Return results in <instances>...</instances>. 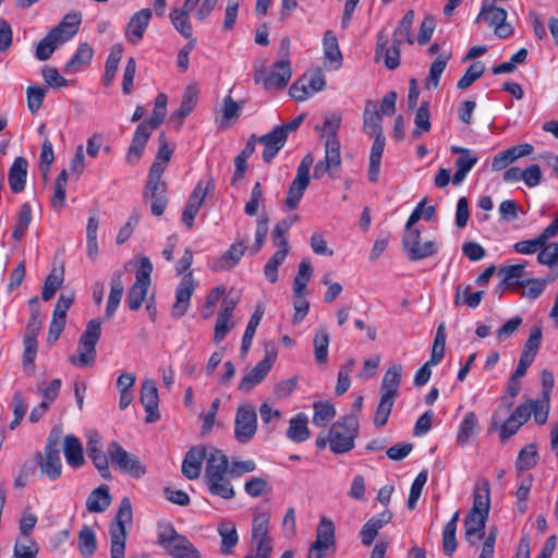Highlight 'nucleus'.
<instances>
[{
	"mask_svg": "<svg viewBox=\"0 0 558 558\" xmlns=\"http://www.w3.org/2000/svg\"><path fill=\"white\" fill-rule=\"evenodd\" d=\"M490 508V485L486 478L476 482L473 494V505L464 519V536L466 542L474 546L482 538L485 539V524Z\"/></svg>",
	"mask_w": 558,
	"mask_h": 558,
	"instance_id": "f257e3e1",
	"label": "nucleus"
},
{
	"mask_svg": "<svg viewBox=\"0 0 558 558\" xmlns=\"http://www.w3.org/2000/svg\"><path fill=\"white\" fill-rule=\"evenodd\" d=\"M62 429L53 427L49 433L43 452H37L35 461L39 466L41 475L50 481H57L62 474V461L60 456V441Z\"/></svg>",
	"mask_w": 558,
	"mask_h": 558,
	"instance_id": "f03ea898",
	"label": "nucleus"
},
{
	"mask_svg": "<svg viewBox=\"0 0 558 558\" xmlns=\"http://www.w3.org/2000/svg\"><path fill=\"white\" fill-rule=\"evenodd\" d=\"M158 544L174 558H201L191 541L179 534L171 524L158 525Z\"/></svg>",
	"mask_w": 558,
	"mask_h": 558,
	"instance_id": "7ed1b4c3",
	"label": "nucleus"
},
{
	"mask_svg": "<svg viewBox=\"0 0 558 558\" xmlns=\"http://www.w3.org/2000/svg\"><path fill=\"white\" fill-rule=\"evenodd\" d=\"M359 434V422L354 414L343 416L335 422L329 429L328 442L335 453H344L354 447Z\"/></svg>",
	"mask_w": 558,
	"mask_h": 558,
	"instance_id": "20e7f679",
	"label": "nucleus"
},
{
	"mask_svg": "<svg viewBox=\"0 0 558 558\" xmlns=\"http://www.w3.org/2000/svg\"><path fill=\"white\" fill-rule=\"evenodd\" d=\"M100 336L101 323L97 319L89 320L78 340V355H71L70 363L78 368L93 366L96 361V344Z\"/></svg>",
	"mask_w": 558,
	"mask_h": 558,
	"instance_id": "39448f33",
	"label": "nucleus"
},
{
	"mask_svg": "<svg viewBox=\"0 0 558 558\" xmlns=\"http://www.w3.org/2000/svg\"><path fill=\"white\" fill-rule=\"evenodd\" d=\"M269 511L255 512L252 523V545L256 551L253 558H270L274 541L269 536Z\"/></svg>",
	"mask_w": 558,
	"mask_h": 558,
	"instance_id": "423d86ee",
	"label": "nucleus"
},
{
	"mask_svg": "<svg viewBox=\"0 0 558 558\" xmlns=\"http://www.w3.org/2000/svg\"><path fill=\"white\" fill-rule=\"evenodd\" d=\"M507 11L494 4L493 0H483L481 12L475 23L484 21L488 26L494 27L495 35L499 38H507L512 34V27L506 23Z\"/></svg>",
	"mask_w": 558,
	"mask_h": 558,
	"instance_id": "0eeeda50",
	"label": "nucleus"
},
{
	"mask_svg": "<svg viewBox=\"0 0 558 558\" xmlns=\"http://www.w3.org/2000/svg\"><path fill=\"white\" fill-rule=\"evenodd\" d=\"M314 162L311 154H307L300 162L296 169V175L289 186L286 205L290 209H295L310 184V170Z\"/></svg>",
	"mask_w": 558,
	"mask_h": 558,
	"instance_id": "6e6552de",
	"label": "nucleus"
},
{
	"mask_svg": "<svg viewBox=\"0 0 558 558\" xmlns=\"http://www.w3.org/2000/svg\"><path fill=\"white\" fill-rule=\"evenodd\" d=\"M108 454L112 464L120 471L129 473L135 478H140L145 475L146 468L141 464L138 458L129 453L117 441H111L109 444Z\"/></svg>",
	"mask_w": 558,
	"mask_h": 558,
	"instance_id": "1a4fd4ad",
	"label": "nucleus"
},
{
	"mask_svg": "<svg viewBox=\"0 0 558 558\" xmlns=\"http://www.w3.org/2000/svg\"><path fill=\"white\" fill-rule=\"evenodd\" d=\"M257 430V414L253 405L242 404L234 417V438L246 444L253 439Z\"/></svg>",
	"mask_w": 558,
	"mask_h": 558,
	"instance_id": "9d476101",
	"label": "nucleus"
},
{
	"mask_svg": "<svg viewBox=\"0 0 558 558\" xmlns=\"http://www.w3.org/2000/svg\"><path fill=\"white\" fill-rule=\"evenodd\" d=\"M402 244L411 260L430 257L438 251V244L435 240L421 242L420 230L404 231Z\"/></svg>",
	"mask_w": 558,
	"mask_h": 558,
	"instance_id": "9b49d317",
	"label": "nucleus"
},
{
	"mask_svg": "<svg viewBox=\"0 0 558 558\" xmlns=\"http://www.w3.org/2000/svg\"><path fill=\"white\" fill-rule=\"evenodd\" d=\"M325 76L320 71L304 74L295 81L289 90L290 96L296 101H304L312 95L324 89Z\"/></svg>",
	"mask_w": 558,
	"mask_h": 558,
	"instance_id": "f8f14e48",
	"label": "nucleus"
},
{
	"mask_svg": "<svg viewBox=\"0 0 558 558\" xmlns=\"http://www.w3.org/2000/svg\"><path fill=\"white\" fill-rule=\"evenodd\" d=\"M196 281L193 274L186 272L181 278L175 289V301L172 305L171 315L174 318H181L187 312L191 303V298L195 291Z\"/></svg>",
	"mask_w": 558,
	"mask_h": 558,
	"instance_id": "ddd939ff",
	"label": "nucleus"
},
{
	"mask_svg": "<svg viewBox=\"0 0 558 558\" xmlns=\"http://www.w3.org/2000/svg\"><path fill=\"white\" fill-rule=\"evenodd\" d=\"M389 43L388 34L386 31H380L376 37L375 47V61L384 59V64L389 70H396L400 65V48L402 44H397L392 39L391 46L388 48Z\"/></svg>",
	"mask_w": 558,
	"mask_h": 558,
	"instance_id": "4468645a",
	"label": "nucleus"
},
{
	"mask_svg": "<svg viewBox=\"0 0 558 558\" xmlns=\"http://www.w3.org/2000/svg\"><path fill=\"white\" fill-rule=\"evenodd\" d=\"M292 75L291 64L288 60H280L276 62L267 76L263 77V72L257 71L254 74L256 83L263 81L266 89L284 87L290 81Z\"/></svg>",
	"mask_w": 558,
	"mask_h": 558,
	"instance_id": "2eb2a0df",
	"label": "nucleus"
},
{
	"mask_svg": "<svg viewBox=\"0 0 558 558\" xmlns=\"http://www.w3.org/2000/svg\"><path fill=\"white\" fill-rule=\"evenodd\" d=\"M167 184L162 179L148 178L144 196L150 198V210L155 216H161L168 205Z\"/></svg>",
	"mask_w": 558,
	"mask_h": 558,
	"instance_id": "dca6fc26",
	"label": "nucleus"
},
{
	"mask_svg": "<svg viewBox=\"0 0 558 558\" xmlns=\"http://www.w3.org/2000/svg\"><path fill=\"white\" fill-rule=\"evenodd\" d=\"M236 304L238 300L235 299L226 298L222 301L214 330V341L216 343L221 342L227 337L229 331L234 327V323L231 322V316Z\"/></svg>",
	"mask_w": 558,
	"mask_h": 558,
	"instance_id": "f3484780",
	"label": "nucleus"
},
{
	"mask_svg": "<svg viewBox=\"0 0 558 558\" xmlns=\"http://www.w3.org/2000/svg\"><path fill=\"white\" fill-rule=\"evenodd\" d=\"M276 360L274 352H266L265 357L256 364L252 371L245 375L239 384V389L250 391L254 386L259 384L270 372Z\"/></svg>",
	"mask_w": 558,
	"mask_h": 558,
	"instance_id": "a211bd4d",
	"label": "nucleus"
},
{
	"mask_svg": "<svg viewBox=\"0 0 558 558\" xmlns=\"http://www.w3.org/2000/svg\"><path fill=\"white\" fill-rule=\"evenodd\" d=\"M141 402L147 413L146 422L151 423L159 420V397L156 383L153 379H145L143 381L141 388Z\"/></svg>",
	"mask_w": 558,
	"mask_h": 558,
	"instance_id": "6ab92c4d",
	"label": "nucleus"
},
{
	"mask_svg": "<svg viewBox=\"0 0 558 558\" xmlns=\"http://www.w3.org/2000/svg\"><path fill=\"white\" fill-rule=\"evenodd\" d=\"M154 130L156 129L145 122L137 125L125 158L129 163L134 165L140 161Z\"/></svg>",
	"mask_w": 558,
	"mask_h": 558,
	"instance_id": "aec40b11",
	"label": "nucleus"
},
{
	"mask_svg": "<svg viewBox=\"0 0 558 558\" xmlns=\"http://www.w3.org/2000/svg\"><path fill=\"white\" fill-rule=\"evenodd\" d=\"M174 147L168 143L166 134L162 132L158 136V151L149 169L148 178L162 179V174L170 161Z\"/></svg>",
	"mask_w": 558,
	"mask_h": 558,
	"instance_id": "412c9836",
	"label": "nucleus"
},
{
	"mask_svg": "<svg viewBox=\"0 0 558 558\" xmlns=\"http://www.w3.org/2000/svg\"><path fill=\"white\" fill-rule=\"evenodd\" d=\"M207 449L203 446L191 448L182 462V473L189 480H196L201 475L203 461L206 459Z\"/></svg>",
	"mask_w": 558,
	"mask_h": 558,
	"instance_id": "4be33fe9",
	"label": "nucleus"
},
{
	"mask_svg": "<svg viewBox=\"0 0 558 558\" xmlns=\"http://www.w3.org/2000/svg\"><path fill=\"white\" fill-rule=\"evenodd\" d=\"M246 250L245 241H238L231 244L228 251H226L220 257L215 259L210 268L214 271L230 270L235 267L241 260Z\"/></svg>",
	"mask_w": 558,
	"mask_h": 558,
	"instance_id": "5701e85b",
	"label": "nucleus"
},
{
	"mask_svg": "<svg viewBox=\"0 0 558 558\" xmlns=\"http://www.w3.org/2000/svg\"><path fill=\"white\" fill-rule=\"evenodd\" d=\"M151 15L153 13L150 9H142L133 14L125 32L126 39L130 43L136 45L142 40Z\"/></svg>",
	"mask_w": 558,
	"mask_h": 558,
	"instance_id": "b1692460",
	"label": "nucleus"
},
{
	"mask_svg": "<svg viewBox=\"0 0 558 558\" xmlns=\"http://www.w3.org/2000/svg\"><path fill=\"white\" fill-rule=\"evenodd\" d=\"M392 519V513L385 510L381 513L372 517L365 522L360 532L361 542L364 546H371L376 538L378 531L388 524Z\"/></svg>",
	"mask_w": 558,
	"mask_h": 558,
	"instance_id": "393cba45",
	"label": "nucleus"
},
{
	"mask_svg": "<svg viewBox=\"0 0 558 558\" xmlns=\"http://www.w3.org/2000/svg\"><path fill=\"white\" fill-rule=\"evenodd\" d=\"M258 142L264 145L263 160L270 162L287 142L282 129H274L270 133L258 137Z\"/></svg>",
	"mask_w": 558,
	"mask_h": 558,
	"instance_id": "a878e982",
	"label": "nucleus"
},
{
	"mask_svg": "<svg viewBox=\"0 0 558 558\" xmlns=\"http://www.w3.org/2000/svg\"><path fill=\"white\" fill-rule=\"evenodd\" d=\"M82 22V15L78 12L68 13L62 21L49 32L62 44L70 40L77 32Z\"/></svg>",
	"mask_w": 558,
	"mask_h": 558,
	"instance_id": "bb28decb",
	"label": "nucleus"
},
{
	"mask_svg": "<svg viewBox=\"0 0 558 558\" xmlns=\"http://www.w3.org/2000/svg\"><path fill=\"white\" fill-rule=\"evenodd\" d=\"M363 132L369 137L383 135L381 114L374 100H366L363 113Z\"/></svg>",
	"mask_w": 558,
	"mask_h": 558,
	"instance_id": "cd10ccee",
	"label": "nucleus"
},
{
	"mask_svg": "<svg viewBox=\"0 0 558 558\" xmlns=\"http://www.w3.org/2000/svg\"><path fill=\"white\" fill-rule=\"evenodd\" d=\"M223 474H228V458L221 450L210 448L206 456L205 481Z\"/></svg>",
	"mask_w": 558,
	"mask_h": 558,
	"instance_id": "c85d7f7f",
	"label": "nucleus"
},
{
	"mask_svg": "<svg viewBox=\"0 0 558 558\" xmlns=\"http://www.w3.org/2000/svg\"><path fill=\"white\" fill-rule=\"evenodd\" d=\"M374 142L369 153V167H368V180L372 183H376L379 179L380 163L384 149L386 146V138L384 135L373 136Z\"/></svg>",
	"mask_w": 558,
	"mask_h": 558,
	"instance_id": "c756f323",
	"label": "nucleus"
},
{
	"mask_svg": "<svg viewBox=\"0 0 558 558\" xmlns=\"http://www.w3.org/2000/svg\"><path fill=\"white\" fill-rule=\"evenodd\" d=\"M63 452L66 463L73 468H81L85 460L83 454V447L80 439L76 436L68 435L63 441Z\"/></svg>",
	"mask_w": 558,
	"mask_h": 558,
	"instance_id": "7c9ffc66",
	"label": "nucleus"
},
{
	"mask_svg": "<svg viewBox=\"0 0 558 558\" xmlns=\"http://www.w3.org/2000/svg\"><path fill=\"white\" fill-rule=\"evenodd\" d=\"M27 160L24 157H16L9 170V184L14 193L24 190L27 177Z\"/></svg>",
	"mask_w": 558,
	"mask_h": 558,
	"instance_id": "2f4dec72",
	"label": "nucleus"
},
{
	"mask_svg": "<svg viewBox=\"0 0 558 558\" xmlns=\"http://www.w3.org/2000/svg\"><path fill=\"white\" fill-rule=\"evenodd\" d=\"M111 500L108 486L101 485L92 490L86 500V508L92 513H100L107 510Z\"/></svg>",
	"mask_w": 558,
	"mask_h": 558,
	"instance_id": "473e14b6",
	"label": "nucleus"
},
{
	"mask_svg": "<svg viewBox=\"0 0 558 558\" xmlns=\"http://www.w3.org/2000/svg\"><path fill=\"white\" fill-rule=\"evenodd\" d=\"M402 375V366L401 365H392L388 368L386 374L384 375L381 386H380V395L383 397L395 399L398 395L400 381Z\"/></svg>",
	"mask_w": 558,
	"mask_h": 558,
	"instance_id": "72a5a7b5",
	"label": "nucleus"
},
{
	"mask_svg": "<svg viewBox=\"0 0 558 558\" xmlns=\"http://www.w3.org/2000/svg\"><path fill=\"white\" fill-rule=\"evenodd\" d=\"M307 422V416L304 413H299L293 416L289 422V428L287 430L288 438L294 442L307 440L311 436Z\"/></svg>",
	"mask_w": 558,
	"mask_h": 558,
	"instance_id": "f704fd0d",
	"label": "nucleus"
},
{
	"mask_svg": "<svg viewBox=\"0 0 558 558\" xmlns=\"http://www.w3.org/2000/svg\"><path fill=\"white\" fill-rule=\"evenodd\" d=\"M32 219L33 211L31 205L28 203H23L20 206L19 211L15 216L14 227L12 231V236L15 241H21L25 236L28 227L32 222Z\"/></svg>",
	"mask_w": 558,
	"mask_h": 558,
	"instance_id": "c9c22d12",
	"label": "nucleus"
},
{
	"mask_svg": "<svg viewBox=\"0 0 558 558\" xmlns=\"http://www.w3.org/2000/svg\"><path fill=\"white\" fill-rule=\"evenodd\" d=\"M478 428L480 424L476 414L472 411L468 412L458 428V445L464 447L466 444H469L470 438L478 430Z\"/></svg>",
	"mask_w": 558,
	"mask_h": 558,
	"instance_id": "e433bc0d",
	"label": "nucleus"
},
{
	"mask_svg": "<svg viewBox=\"0 0 558 558\" xmlns=\"http://www.w3.org/2000/svg\"><path fill=\"white\" fill-rule=\"evenodd\" d=\"M208 492L222 499H232L235 496L234 488L227 474L206 480Z\"/></svg>",
	"mask_w": 558,
	"mask_h": 558,
	"instance_id": "4c0bfd02",
	"label": "nucleus"
},
{
	"mask_svg": "<svg viewBox=\"0 0 558 558\" xmlns=\"http://www.w3.org/2000/svg\"><path fill=\"white\" fill-rule=\"evenodd\" d=\"M459 515V511H456L442 531V549L447 556H452L457 549L456 533Z\"/></svg>",
	"mask_w": 558,
	"mask_h": 558,
	"instance_id": "58836bf2",
	"label": "nucleus"
},
{
	"mask_svg": "<svg viewBox=\"0 0 558 558\" xmlns=\"http://www.w3.org/2000/svg\"><path fill=\"white\" fill-rule=\"evenodd\" d=\"M218 533L221 537V553L228 555L239 542V535L235 524L225 521L218 526Z\"/></svg>",
	"mask_w": 558,
	"mask_h": 558,
	"instance_id": "ea45409f",
	"label": "nucleus"
},
{
	"mask_svg": "<svg viewBox=\"0 0 558 558\" xmlns=\"http://www.w3.org/2000/svg\"><path fill=\"white\" fill-rule=\"evenodd\" d=\"M414 11L409 10L399 22L392 36V39L396 40L397 44L408 43L412 45L414 43V38L411 34L412 25L414 22Z\"/></svg>",
	"mask_w": 558,
	"mask_h": 558,
	"instance_id": "a19ab883",
	"label": "nucleus"
},
{
	"mask_svg": "<svg viewBox=\"0 0 558 558\" xmlns=\"http://www.w3.org/2000/svg\"><path fill=\"white\" fill-rule=\"evenodd\" d=\"M501 416L499 411H496L492 416L490 430L499 429V437L501 442H506L510 437L518 433L521 425L518 422L512 421L509 416L505 422L500 423Z\"/></svg>",
	"mask_w": 558,
	"mask_h": 558,
	"instance_id": "79ce46f5",
	"label": "nucleus"
},
{
	"mask_svg": "<svg viewBox=\"0 0 558 558\" xmlns=\"http://www.w3.org/2000/svg\"><path fill=\"white\" fill-rule=\"evenodd\" d=\"M196 100V93L192 88H187L179 109L172 112L170 121L177 122L178 126H181L183 120L194 110Z\"/></svg>",
	"mask_w": 558,
	"mask_h": 558,
	"instance_id": "37998d69",
	"label": "nucleus"
},
{
	"mask_svg": "<svg viewBox=\"0 0 558 558\" xmlns=\"http://www.w3.org/2000/svg\"><path fill=\"white\" fill-rule=\"evenodd\" d=\"M93 58V49L87 43H83L78 46L74 56L66 62L64 66L65 73L76 72L78 68L89 63Z\"/></svg>",
	"mask_w": 558,
	"mask_h": 558,
	"instance_id": "c03bdc74",
	"label": "nucleus"
},
{
	"mask_svg": "<svg viewBox=\"0 0 558 558\" xmlns=\"http://www.w3.org/2000/svg\"><path fill=\"white\" fill-rule=\"evenodd\" d=\"M313 275V267L308 258H303L299 265L298 274L293 280L294 294L300 296L304 294L307 282L311 280Z\"/></svg>",
	"mask_w": 558,
	"mask_h": 558,
	"instance_id": "a18cd8bd",
	"label": "nucleus"
},
{
	"mask_svg": "<svg viewBox=\"0 0 558 558\" xmlns=\"http://www.w3.org/2000/svg\"><path fill=\"white\" fill-rule=\"evenodd\" d=\"M263 315H264V310L260 306H258L255 310V312L252 314V316L248 320V324L245 328V331H244V335L242 338V343H241V353L243 355H245L248 352V350L252 345V341L255 336L256 328L259 325Z\"/></svg>",
	"mask_w": 558,
	"mask_h": 558,
	"instance_id": "49530a36",
	"label": "nucleus"
},
{
	"mask_svg": "<svg viewBox=\"0 0 558 558\" xmlns=\"http://www.w3.org/2000/svg\"><path fill=\"white\" fill-rule=\"evenodd\" d=\"M313 408V424L316 426H326L336 415L335 407L329 401H316Z\"/></svg>",
	"mask_w": 558,
	"mask_h": 558,
	"instance_id": "de8ad7c7",
	"label": "nucleus"
},
{
	"mask_svg": "<svg viewBox=\"0 0 558 558\" xmlns=\"http://www.w3.org/2000/svg\"><path fill=\"white\" fill-rule=\"evenodd\" d=\"M24 353H23V363L24 369L27 375H33L35 372L34 361L37 354V339L36 333H29L24 338Z\"/></svg>",
	"mask_w": 558,
	"mask_h": 558,
	"instance_id": "09e8293b",
	"label": "nucleus"
},
{
	"mask_svg": "<svg viewBox=\"0 0 558 558\" xmlns=\"http://www.w3.org/2000/svg\"><path fill=\"white\" fill-rule=\"evenodd\" d=\"M414 124L415 129L412 132V136L414 138L420 137L423 133L429 132L432 124L428 102H422L418 109L416 110Z\"/></svg>",
	"mask_w": 558,
	"mask_h": 558,
	"instance_id": "8fccbe9b",
	"label": "nucleus"
},
{
	"mask_svg": "<svg viewBox=\"0 0 558 558\" xmlns=\"http://www.w3.org/2000/svg\"><path fill=\"white\" fill-rule=\"evenodd\" d=\"M450 57V54H441L432 63L425 82L427 89H435L438 86L440 76L446 69Z\"/></svg>",
	"mask_w": 558,
	"mask_h": 558,
	"instance_id": "3c124183",
	"label": "nucleus"
},
{
	"mask_svg": "<svg viewBox=\"0 0 558 558\" xmlns=\"http://www.w3.org/2000/svg\"><path fill=\"white\" fill-rule=\"evenodd\" d=\"M123 54L121 45L113 46L105 64L104 83L106 86L110 85L117 73L120 60Z\"/></svg>",
	"mask_w": 558,
	"mask_h": 558,
	"instance_id": "603ef678",
	"label": "nucleus"
},
{
	"mask_svg": "<svg viewBox=\"0 0 558 558\" xmlns=\"http://www.w3.org/2000/svg\"><path fill=\"white\" fill-rule=\"evenodd\" d=\"M314 542L336 545V529L333 522L329 518H320L318 525L316 527Z\"/></svg>",
	"mask_w": 558,
	"mask_h": 558,
	"instance_id": "864d4df0",
	"label": "nucleus"
},
{
	"mask_svg": "<svg viewBox=\"0 0 558 558\" xmlns=\"http://www.w3.org/2000/svg\"><path fill=\"white\" fill-rule=\"evenodd\" d=\"M288 256V250H277L264 266L266 279L275 283L278 281V268L283 264Z\"/></svg>",
	"mask_w": 558,
	"mask_h": 558,
	"instance_id": "5fc2aeb1",
	"label": "nucleus"
},
{
	"mask_svg": "<svg viewBox=\"0 0 558 558\" xmlns=\"http://www.w3.org/2000/svg\"><path fill=\"white\" fill-rule=\"evenodd\" d=\"M189 14L180 9H172L170 12V20L174 28L185 38H192L193 35Z\"/></svg>",
	"mask_w": 558,
	"mask_h": 558,
	"instance_id": "6e6d98bb",
	"label": "nucleus"
},
{
	"mask_svg": "<svg viewBox=\"0 0 558 558\" xmlns=\"http://www.w3.org/2000/svg\"><path fill=\"white\" fill-rule=\"evenodd\" d=\"M38 551L39 546L36 541L27 536L15 542L13 555L15 558H36Z\"/></svg>",
	"mask_w": 558,
	"mask_h": 558,
	"instance_id": "4d7b16f0",
	"label": "nucleus"
},
{
	"mask_svg": "<svg viewBox=\"0 0 558 558\" xmlns=\"http://www.w3.org/2000/svg\"><path fill=\"white\" fill-rule=\"evenodd\" d=\"M97 548L96 535L89 526H84L78 533V549L82 556L90 557Z\"/></svg>",
	"mask_w": 558,
	"mask_h": 558,
	"instance_id": "13d9d810",
	"label": "nucleus"
},
{
	"mask_svg": "<svg viewBox=\"0 0 558 558\" xmlns=\"http://www.w3.org/2000/svg\"><path fill=\"white\" fill-rule=\"evenodd\" d=\"M538 454L535 445L530 444L523 447L517 458L515 466L518 470H530L537 464Z\"/></svg>",
	"mask_w": 558,
	"mask_h": 558,
	"instance_id": "bf43d9fd",
	"label": "nucleus"
},
{
	"mask_svg": "<svg viewBox=\"0 0 558 558\" xmlns=\"http://www.w3.org/2000/svg\"><path fill=\"white\" fill-rule=\"evenodd\" d=\"M524 265H510L499 269V275L502 277V284L512 287L521 286L524 281L521 279L524 276Z\"/></svg>",
	"mask_w": 558,
	"mask_h": 558,
	"instance_id": "052dcab7",
	"label": "nucleus"
},
{
	"mask_svg": "<svg viewBox=\"0 0 558 558\" xmlns=\"http://www.w3.org/2000/svg\"><path fill=\"white\" fill-rule=\"evenodd\" d=\"M314 353L317 363H325L328 357L329 336L326 329H318L315 333Z\"/></svg>",
	"mask_w": 558,
	"mask_h": 558,
	"instance_id": "680f3d73",
	"label": "nucleus"
},
{
	"mask_svg": "<svg viewBox=\"0 0 558 558\" xmlns=\"http://www.w3.org/2000/svg\"><path fill=\"white\" fill-rule=\"evenodd\" d=\"M132 517L131 500L128 497H124L120 502L114 521L111 523L110 532L116 531L117 527H121L122 531H126L125 524L131 523Z\"/></svg>",
	"mask_w": 558,
	"mask_h": 558,
	"instance_id": "e2e57ef3",
	"label": "nucleus"
},
{
	"mask_svg": "<svg viewBox=\"0 0 558 558\" xmlns=\"http://www.w3.org/2000/svg\"><path fill=\"white\" fill-rule=\"evenodd\" d=\"M445 347H446V333H445V325L440 324L436 331V337L434 339L432 354L428 364L437 365L440 363L445 355Z\"/></svg>",
	"mask_w": 558,
	"mask_h": 558,
	"instance_id": "0e129e2a",
	"label": "nucleus"
},
{
	"mask_svg": "<svg viewBox=\"0 0 558 558\" xmlns=\"http://www.w3.org/2000/svg\"><path fill=\"white\" fill-rule=\"evenodd\" d=\"M62 43L59 41L57 37H54L50 32L38 43L36 47V58L40 61L48 60L56 48L61 45Z\"/></svg>",
	"mask_w": 558,
	"mask_h": 558,
	"instance_id": "69168bd1",
	"label": "nucleus"
},
{
	"mask_svg": "<svg viewBox=\"0 0 558 558\" xmlns=\"http://www.w3.org/2000/svg\"><path fill=\"white\" fill-rule=\"evenodd\" d=\"M214 187L215 185L213 179H209L207 182L198 181L191 195L189 196L187 204L201 208L206 195L211 192Z\"/></svg>",
	"mask_w": 558,
	"mask_h": 558,
	"instance_id": "338daca9",
	"label": "nucleus"
},
{
	"mask_svg": "<svg viewBox=\"0 0 558 558\" xmlns=\"http://www.w3.org/2000/svg\"><path fill=\"white\" fill-rule=\"evenodd\" d=\"M537 262L548 267L558 266V242L545 243L541 246L537 255Z\"/></svg>",
	"mask_w": 558,
	"mask_h": 558,
	"instance_id": "774afa93",
	"label": "nucleus"
}]
</instances>
